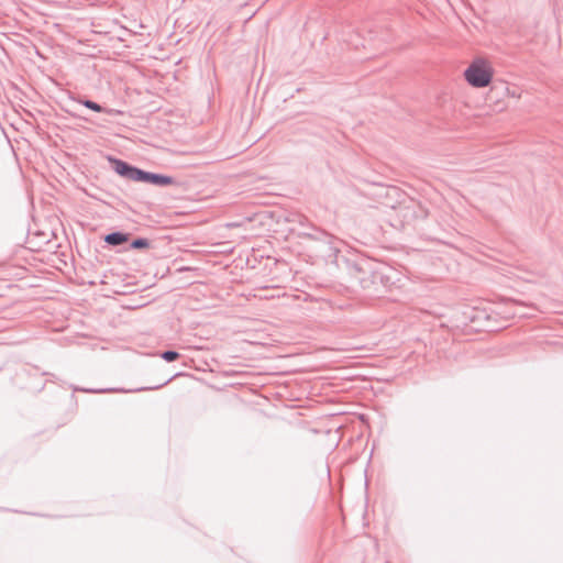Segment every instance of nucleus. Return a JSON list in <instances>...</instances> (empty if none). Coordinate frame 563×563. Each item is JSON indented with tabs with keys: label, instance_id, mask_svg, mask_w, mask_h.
Listing matches in <instances>:
<instances>
[{
	"label": "nucleus",
	"instance_id": "obj_1",
	"mask_svg": "<svg viewBox=\"0 0 563 563\" xmlns=\"http://www.w3.org/2000/svg\"><path fill=\"white\" fill-rule=\"evenodd\" d=\"M495 77L493 60L484 55L473 57L462 71L463 80L473 89L488 88Z\"/></svg>",
	"mask_w": 563,
	"mask_h": 563
},
{
	"label": "nucleus",
	"instance_id": "obj_2",
	"mask_svg": "<svg viewBox=\"0 0 563 563\" xmlns=\"http://www.w3.org/2000/svg\"><path fill=\"white\" fill-rule=\"evenodd\" d=\"M108 161L113 170L122 178L133 180L137 166L132 165L121 158L109 156Z\"/></svg>",
	"mask_w": 563,
	"mask_h": 563
},
{
	"label": "nucleus",
	"instance_id": "obj_3",
	"mask_svg": "<svg viewBox=\"0 0 563 563\" xmlns=\"http://www.w3.org/2000/svg\"><path fill=\"white\" fill-rule=\"evenodd\" d=\"M130 233L113 231L104 235L103 241L110 246H121L129 242Z\"/></svg>",
	"mask_w": 563,
	"mask_h": 563
},
{
	"label": "nucleus",
	"instance_id": "obj_4",
	"mask_svg": "<svg viewBox=\"0 0 563 563\" xmlns=\"http://www.w3.org/2000/svg\"><path fill=\"white\" fill-rule=\"evenodd\" d=\"M73 100L75 102L79 103V104H82L87 109H89L91 111H95V112H104V113H108V114H111L113 112L112 109H107L103 106H101L100 103H98V102H96L93 100L87 99L85 97H81V96L73 98Z\"/></svg>",
	"mask_w": 563,
	"mask_h": 563
},
{
	"label": "nucleus",
	"instance_id": "obj_5",
	"mask_svg": "<svg viewBox=\"0 0 563 563\" xmlns=\"http://www.w3.org/2000/svg\"><path fill=\"white\" fill-rule=\"evenodd\" d=\"M173 183H174V179L170 176L153 173L152 180L150 184L158 186V187H164L167 185H172Z\"/></svg>",
	"mask_w": 563,
	"mask_h": 563
},
{
	"label": "nucleus",
	"instance_id": "obj_6",
	"mask_svg": "<svg viewBox=\"0 0 563 563\" xmlns=\"http://www.w3.org/2000/svg\"><path fill=\"white\" fill-rule=\"evenodd\" d=\"M152 172L144 170L140 167L136 168L133 181L150 184L152 180Z\"/></svg>",
	"mask_w": 563,
	"mask_h": 563
},
{
	"label": "nucleus",
	"instance_id": "obj_7",
	"mask_svg": "<svg viewBox=\"0 0 563 563\" xmlns=\"http://www.w3.org/2000/svg\"><path fill=\"white\" fill-rule=\"evenodd\" d=\"M73 389L75 391H82V393H90V394H103V393H118V391H124L123 389L119 388H100V389H93V388H82V387H76L74 386Z\"/></svg>",
	"mask_w": 563,
	"mask_h": 563
},
{
	"label": "nucleus",
	"instance_id": "obj_8",
	"mask_svg": "<svg viewBox=\"0 0 563 563\" xmlns=\"http://www.w3.org/2000/svg\"><path fill=\"white\" fill-rule=\"evenodd\" d=\"M150 246V241L146 238H136L131 241L130 249L132 250H144Z\"/></svg>",
	"mask_w": 563,
	"mask_h": 563
},
{
	"label": "nucleus",
	"instance_id": "obj_9",
	"mask_svg": "<svg viewBox=\"0 0 563 563\" xmlns=\"http://www.w3.org/2000/svg\"><path fill=\"white\" fill-rule=\"evenodd\" d=\"M159 356L166 362H174L176 361V349H169L164 352H161Z\"/></svg>",
	"mask_w": 563,
	"mask_h": 563
},
{
	"label": "nucleus",
	"instance_id": "obj_10",
	"mask_svg": "<svg viewBox=\"0 0 563 563\" xmlns=\"http://www.w3.org/2000/svg\"><path fill=\"white\" fill-rule=\"evenodd\" d=\"M176 378V374L168 377L166 380H164L163 383L158 384V385H155V386H148V387H141L139 388L137 390L141 391V390H154V389H158L163 386H165L166 384H168L169 382L174 380Z\"/></svg>",
	"mask_w": 563,
	"mask_h": 563
},
{
	"label": "nucleus",
	"instance_id": "obj_11",
	"mask_svg": "<svg viewBox=\"0 0 563 563\" xmlns=\"http://www.w3.org/2000/svg\"><path fill=\"white\" fill-rule=\"evenodd\" d=\"M506 95L511 97V98H519L520 97V95L515 89H510L509 87L506 88Z\"/></svg>",
	"mask_w": 563,
	"mask_h": 563
}]
</instances>
